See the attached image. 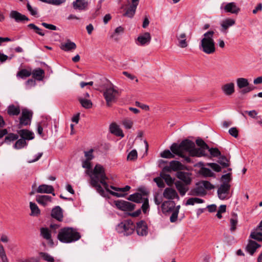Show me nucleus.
<instances>
[{
	"mask_svg": "<svg viewBox=\"0 0 262 262\" xmlns=\"http://www.w3.org/2000/svg\"><path fill=\"white\" fill-rule=\"evenodd\" d=\"M107 179V177L106 176L104 168H103V167L101 165L97 164L93 169L92 174L91 175V182H100L104 186L106 191L109 192L111 194H112L113 196H115L117 197L124 196V195L123 194L115 192L109 189V186L105 182V180Z\"/></svg>",
	"mask_w": 262,
	"mask_h": 262,
	"instance_id": "1",
	"label": "nucleus"
},
{
	"mask_svg": "<svg viewBox=\"0 0 262 262\" xmlns=\"http://www.w3.org/2000/svg\"><path fill=\"white\" fill-rule=\"evenodd\" d=\"M195 146L194 143L188 139L183 140L180 144L173 143L170 146V150L173 154L178 155L183 158H184L185 161L187 163L191 162V159L189 157L185 156L184 152H188L191 156L192 150Z\"/></svg>",
	"mask_w": 262,
	"mask_h": 262,
	"instance_id": "2",
	"label": "nucleus"
},
{
	"mask_svg": "<svg viewBox=\"0 0 262 262\" xmlns=\"http://www.w3.org/2000/svg\"><path fill=\"white\" fill-rule=\"evenodd\" d=\"M81 238L80 234L72 227H64L60 229L58 239L63 243H71L79 240Z\"/></svg>",
	"mask_w": 262,
	"mask_h": 262,
	"instance_id": "3",
	"label": "nucleus"
},
{
	"mask_svg": "<svg viewBox=\"0 0 262 262\" xmlns=\"http://www.w3.org/2000/svg\"><path fill=\"white\" fill-rule=\"evenodd\" d=\"M214 33L213 31L206 32L201 40L199 48L206 54H212L215 51V42L213 39Z\"/></svg>",
	"mask_w": 262,
	"mask_h": 262,
	"instance_id": "4",
	"label": "nucleus"
},
{
	"mask_svg": "<svg viewBox=\"0 0 262 262\" xmlns=\"http://www.w3.org/2000/svg\"><path fill=\"white\" fill-rule=\"evenodd\" d=\"M120 93L121 91L118 88L112 84L106 86L103 92V96L106 105L110 106L113 103L116 102L120 95Z\"/></svg>",
	"mask_w": 262,
	"mask_h": 262,
	"instance_id": "5",
	"label": "nucleus"
},
{
	"mask_svg": "<svg viewBox=\"0 0 262 262\" xmlns=\"http://www.w3.org/2000/svg\"><path fill=\"white\" fill-rule=\"evenodd\" d=\"M135 228L136 226L132 220H126L118 224L116 227V229L119 233L128 236L134 232Z\"/></svg>",
	"mask_w": 262,
	"mask_h": 262,
	"instance_id": "6",
	"label": "nucleus"
},
{
	"mask_svg": "<svg viewBox=\"0 0 262 262\" xmlns=\"http://www.w3.org/2000/svg\"><path fill=\"white\" fill-rule=\"evenodd\" d=\"M33 113L27 109L22 110L21 115L19 118L18 128H20L24 126L30 124L32 118Z\"/></svg>",
	"mask_w": 262,
	"mask_h": 262,
	"instance_id": "7",
	"label": "nucleus"
},
{
	"mask_svg": "<svg viewBox=\"0 0 262 262\" xmlns=\"http://www.w3.org/2000/svg\"><path fill=\"white\" fill-rule=\"evenodd\" d=\"M231 185L227 183H223L217 189V195L220 199L227 200L230 198L229 191Z\"/></svg>",
	"mask_w": 262,
	"mask_h": 262,
	"instance_id": "8",
	"label": "nucleus"
},
{
	"mask_svg": "<svg viewBox=\"0 0 262 262\" xmlns=\"http://www.w3.org/2000/svg\"><path fill=\"white\" fill-rule=\"evenodd\" d=\"M221 10H223L226 13L237 14L241 11L240 8L234 2L228 3H223L220 7Z\"/></svg>",
	"mask_w": 262,
	"mask_h": 262,
	"instance_id": "9",
	"label": "nucleus"
},
{
	"mask_svg": "<svg viewBox=\"0 0 262 262\" xmlns=\"http://www.w3.org/2000/svg\"><path fill=\"white\" fill-rule=\"evenodd\" d=\"M114 203L117 208L122 211H132L135 208L134 204L123 200L116 201Z\"/></svg>",
	"mask_w": 262,
	"mask_h": 262,
	"instance_id": "10",
	"label": "nucleus"
},
{
	"mask_svg": "<svg viewBox=\"0 0 262 262\" xmlns=\"http://www.w3.org/2000/svg\"><path fill=\"white\" fill-rule=\"evenodd\" d=\"M139 3V0H130V4L126 9L124 15L130 18L133 17L135 14Z\"/></svg>",
	"mask_w": 262,
	"mask_h": 262,
	"instance_id": "11",
	"label": "nucleus"
},
{
	"mask_svg": "<svg viewBox=\"0 0 262 262\" xmlns=\"http://www.w3.org/2000/svg\"><path fill=\"white\" fill-rule=\"evenodd\" d=\"M163 195L164 198L168 200H179V196L176 190L172 188L168 187L164 189Z\"/></svg>",
	"mask_w": 262,
	"mask_h": 262,
	"instance_id": "12",
	"label": "nucleus"
},
{
	"mask_svg": "<svg viewBox=\"0 0 262 262\" xmlns=\"http://www.w3.org/2000/svg\"><path fill=\"white\" fill-rule=\"evenodd\" d=\"M136 231L140 236H145L147 234V225L144 221H140L137 223Z\"/></svg>",
	"mask_w": 262,
	"mask_h": 262,
	"instance_id": "13",
	"label": "nucleus"
},
{
	"mask_svg": "<svg viewBox=\"0 0 262 262\" xmlns=\"http://www.w3.org/2000/svg\"><path fill=\"white\" fill-rule=\"evenodd\" d=\"M206 194V190L203 189V186L200 182L197 183L195 187L191 189L188 193V195L192 196H203Z\"/></svg>",
	"mask_w": 262,
	"mask_h": 262,
	"instance_id": "14",
	"label": "nucleus"
},
{
	"mask_svg": "<svg viewBox=\"0 0 262 262\" xmlns=\"http://www.w3.org/2000/svg\"><path fill=\"white\" fill-rule=\"evenodd\" d=\"M235 20L234 19L228 18L224 19L221 23V31L227 33L228 29L234 25Z\"/></svg>",
	"mask_w": 262,
	"mask_h": 262,
	"instance_id": "15",
	"label": "nucleus"
},
{
	"mask_svg": "<svg viewBox=\"0 0 262 262\" xmlns=\"http://www.w3.org/2000/svg\"><path fill=\"white\" fill-rule=\"evenodd\" d=\"M174 185L176 189L182 196H184L189 190L188 186L189 185L184 184L182 181H177L175 182Z\"/></svg>",
	"mask_w": 262,
	"mask_h": 262,
	"instance_id": "16",
	"label": "nucleus"
},
{
	"mask_svg": "<svg viewBox=\"0 0 262 262\" xmlns=\"http://www.w3.org/2000/svg\"><path fill=\"white\" fill-rule=\"evenodd\" d=\"M10 17L14 19L17 23L26 20L29 21V19L26 15L21 14L17 11L12 10L10 12Z\"/></svg>",
	"mask_w": 262,
	"mask_h": 262,
	"instance_id": "17",
	"label": "nucleus"
},
{
	"mask_svg": "<svg viewBox=\"0 0 262 262\" xmlns=\"http://www.w3.org/2000/svg\"><path fill=\"white\" fill-rule=\"evenodd\" d=\"M177 178L180 179L184 184L190 185L191 182L190 174L187 172L178 171L177 173Z\"/></svg>",
	"mask_w": 262,
	"mask_h": 262,
	"instance_id": "18",
	"label": "nucleus"
},
{
	"mask_svg": "<svg viewBox=\"0 0 262 262\" xmlns=\"http://www.w3.org/2000/svg\"><path fill=\"white\" fill-rule=\"evenodd\" d=\"M54 189L51 185H48L46 184H42L38 186L36 190V192L39 193H51L53 195H55L54 192Z\"/></svg>",
	"mask_w": 262,
	"mask_h": 262,
	"instance_id": "19",
	"label": "nucleus"
},
{
	"mask_svg": "<svg viewBox=\"0 0 262 262\" xmlns=\"http://www.w3.org/2000/svg\"><path fill=\"white\" fill-rule=\"evenodd\" d=\"M21 112L20 107L19 105L13 104L9 105L7 108V112L10 116H18Z\"/></svg>",
	"mask_w": 262,
	"mask_h": 262,
	"instance_id": "20",
	"label": "nucleus"
},
{
	"mask_svg": "<svg viewBox=\"0 0 262 262\" xmlns=\"http://www.w3.org/2000/svg\"><path fill=\"white\" fill-rule=\"evenodd\" d=\"M40 236L49 242V244L53 245L54 242L52 239L50 230L46 227H42L40 229Z\"/></svg>",
	"mask_w": 262,
	"mask_h": 262,
	"instance_id": "21",
	"label": "nucleus"
},
{
	"mask_svg": "<svg viewBox=\"0 0 262 262\" xmlns=\"http://www.w3.org/2000/svg\"><path fill=\"white\" fill-rule=\"evenodd\" d=\"M176 204L173 201H164L161 205V208L163 213L172 211L175 208Z\"/></svg>",
	"mask_w": 262,
	"mask_h": 262,
	"instance_id": "22",
	"label": "nucleus"
},
{
	"mask_svg": "<svg viewBox=\"0 0 262 262\" xmlns=\"http://www.w3.org/2000/svg\"><path fill=\"white\" fill-rule=\"evenodd\" d=\"M18 136L21 139L26 140H31L34 139V134L28 129H20L17 131Z\"/></svg>",
	"mask_w": 262,
	"mask_h": 262,
	"instance_id": "23",
	"label": "nucleus"
},
{
	"mask_svg": "<svg viewBox=\"0 0 262 262\" xmlns=\"http://www.w3.org/2000/svg\"><path fill=\"white\" fill-rule=\"evenodd\" d=\"M60 48L66 52L71 51L76 48V45L70 39H68L66 42L61 43Z\"/></svg>",
	"mask_w": 262,
	"mask_h": 262,
	"instance_id": "24",
	"label": "nucleus"
},
{
	"mask_svg": "<svg viewBox=\"0 0 262 262\" xmlns=\"http://www.w3.org/2000/svg\"><path fill=\"white\" fill-rule=\"evenodd\" d=\"M221 89L225 95H231L234 92V84L233 82L226 83L222 85Z\"/></svg>",
	"mask_w": 262,
	"mask_h": 262,
	"instance_id": "25",
	"label": "nucleus"
},
{
	"mask_svg": "<svg viewBox=\"0 0 262 262\" xmlns=\"http://www.w3.org/2000/svg\"><path fill=\"white\" fill-rule=\"evenodd\" d=\"M88 2L86 0H76L73 3V8L76 10H83L86 8Z\"/></svg>",
	"mask_w": 262,
	"mask_h": 262,
	"instance_id": "26",
	"label": "nucleus"
},
{
	"mask_svg": "<svg viewBox=\"0 0 262 262\" xmlns=\"http://www.w3.org/2000/svg\"><path fill=\"white\" fill-rule=\"evenodd\" d=\"M183 165L179 161H172L170 162L169 167H165L164 169L167 171H170L171 170L177 171L183 169Z\"/></svg>",
	"mask_w": 262,
	"mask_h": 262,
	"instance_id": "27",
	"label": "nucleus"
},
{
	"mask_svg": "<svg viewBox=\"0 0 262 262\" xmlns=\"http://www.w3.org/2000/svg\"><path fill=\"white\" fill-rule=\"evenodd\" d=\"M260 247V245L256 242L252 240H249L246 249L247 252H248L251 255H253L256 250Z\"/></svg>",
	"mask_w": 262,
	"mask_h": 262,
	"instance_id": "28",
	"label": "nucleus"
},
{
	"mask_svg": "<svg viewBox=\"0 0 262 262\" xmlns=\"http://www.w3.org/2000/svg\"><path fill=\"white\" fill-rule=\"evenodd\" d=\"M52 197L47 195L36 196V201L43 206H46L52 201Z\"/></svg>",
	"mask_w": 262,
	"mask_h": 262,
	"instance_id": "29",
	"label": "nucleus"
},
{
	"mask_svg": "<svg viewBox=\"0 0 262 262\" xmlns=\"http://www.w3.org/2000/svg\"><path fill=\"white\" fill-rule=\"evenodd\" d=\"M138 41L141 46H144L148 44L151 40V36L148 32H145L144 34L140 35L137 38Z\"/></svg>",
	"mask_w": 262,
	"mask_h": 262,
	"instance_id": "30",
	"label": "nucleus"
},
{
	"mask_svg": "<svg viewBox=\"0 0 262 262\" xmlns=\"http://www.w3.org/2000/svg\"><path fill=\"white\" fill-rule=\"evenodd\" d=\"M31 75L35 80L41 81L44 78L45 71L40 68L35 69L31 71Z\"/></svg>",
	"mask_w": 262,
	"mask_h": 262,
	"instance_id": "31",
	"label": "nucleus"
},
{
	"mask_svg": "<svg viewBox=\"0 0 262 262\" xmlns=\"http://www.w3.org/2000/svg\"><path fill=\"white\" fill-rule=\"evenodd\" d=\"M51 216L53 218L59 221H61L63 218L62 211L59 206H56L53 208L51 212Z\"/></svg>",
	"mask_w": 262,
	"mask_h": 262,
	"instance_id": "32",
	"label": "nucleus"
},
{
	"mask_svg": "<svg viewBox=\"0 0 262 262\" xmlns=\"http://www.w3.org/2000/svg\"><path fill=\"white\" fill-rule=\"evenodd\" d=\"M110 130L112 134H113L118 137H123L124 136L122 130L116 123H112L110 125Z\"/></svg>",
	"mask_w": 262,
	"mask_h": 262,
	"instance_id": "33",
	"label": "nucleus"
},
{
	"mask_svg": "<svg viewBox=\"0 0 262 262\" xmlns=\"http://www.w3.org/2000/svg\"><path fill=\"white\" fill-rule=\"evenodd\" d=\"M179 41L178 46L181 48H185L187 47L188 43L186 41V35L185 33H182L176 36Z\"/></svg>",
	"mask_w": 262,
	"mask_h": 262,
	"instance_id": "34",
	"label": "nucleus"
},
{
	"mask_svg": "<svg viewBox=\"0 0 262 262\" xmlns=\"http://www.w3.org/2000/svg\"><path fill=\"white\" fill-rule=\"evenodd\" d=\"M207 150H208V149H206V148H205V147L195 148L194 146L192 150L191 156H193V157H194V156H196V157L205 156L206 155V151Z\"/></svg>",
	"mask_w": 262,
	"mask_h": 262,
	"instance_id": "35",
	"label": "nucleus"
},
{
	"mask_svg": "<svg viewBox=\"0 0 262 262\" xmlns=\"http://www.w3.org/2000/svg\"><path fill=\"white\" fill-rule=\"evenodd\" d=\"M127 200L137 203H141L142 202L143 198L141 193L137 192L129 195Z\"/></svg>",
	"mask_w": 262,
	"mask_h": 262,
	"instance_id": "36",
	"label": "nucleus"
},
{
	"mask_svg": "<svg viewBox=\"0 0 262 262\" xmlns=\"http://www.w3.org/2000/svg\"><path fill=\"white\" fill-rule=\"evenodd\" d=\"M236 84L238 89H242L249 86V83L246 78H238L236 79Z\"/></svg>",
	"mask_w": 262,
	"mask_h": 262,
	"instance_id": "37",
	"label": "nucleus"
},
{
	"mask_svg": "<svg viewBox=\"0 0 262 262\" xmlns=\"http://www.w3.org/2000/svg\"><path fill=\"white\" fill-rule=\"evenodd\" d=\"M238 223L237 216L235 214L232 215V217L230 219V230L231 232H234L236 229V226Z\"/></svg>",
	"mask_w": 262,
	"mask_h": 262,
	"instance_id": "38",
	"label": "nucleus"
},
{
	"mask_svg": "<svg viewBox=\"0 0 262 262\" xmlns=\"http://www.w3.org/2000/svg\"><path fill=\"white\" fill-rule=\"evenodd\" d=\"M16 140L17 141L13 146V148L16 149H21L27 145L26 141L23 139L20 138Z\"/></svg>",
	"mask_w": 262,
	"mask_h": 262,
	"instance_id": "39",
	"label": "nucleus"
},
{
	"mask_svg": "<svg viewBox=\"0 0 262 262\" xmlns=\"http://www.w3.org/2000/svg\"><path fill=\"white\" fill-rule=\"evenodd\" d=\"M31 75V71L27 69H22L18 71L17 73L16 76L21 79H25L29 77Z\"/></svg>",
	"mask_w": 262,
	"mask_h": 262,
	"instance_id": "40",
	"label": "nucleus"
},
{
	"mask_svg": "<svg viewBox=\"0 0 262 262\" xmlns=\"http://www.w3.org/2000/svg\"><path fill=\"white\" fill-rule=\"evenodd\" d=\"M78 100L81 105L85 108H90L92 106V102L90 100L83 98H79Z\"/></svg>",
	"mask_w": 262,
	"mask_h": 262,
	"instance_id": "41",
	"label": "nucleus"
},
{
	"mask_svg": "<svg viewBox=\"0 0 262 262\" xmlns=\"http://www.w3.org/2000/svg\"><path fill=\"white\" fill-rule=\"evenodd\" d=\"M18 135L14 133H9L7 135L5 138V142L10 144V142H13L18 139Z\"/></svg>",
	"mask_w": 262,
	"mask_h": 262,
	"instance_id": "42",
	"label": "nucleus"
},
{
	"mask_svg": "<svg viewBox=\"0 0 262 262\" xmlns=\"http://www.w3.org/2000/svg\"><path fill=\"white\" fill-rule=\"evenodd\" d=\"M30 208L31 211V215L37 216L40 214V210L35 203L30 202Z\"/></svg>",
	"mask_w": 262,
	"mask_h": 262,
	"instance_id": "43",
	"label": "nucleus"
},
{
	"mask_svg": "<svg viewBox=\"0 0 262 262\" xmlns=\"http://www.w3.org/2000/svg\"><path fill=\"white\" fill-rule=\"evenodd\" d=\"M161 177L165 180V182L168 186H171L174 183V179L171 177L166 173L161 174Z\"/></svg>",
	"mask_w": 262,
	"mask_h": 262,
	"instance_id": "44",
	"label": "nucleus"
},
{
	"mask_svg": "<svg viewBox=\"0 0 262 262\" xmlns=\"http://www.w3.org/2000/svg\"><path fill=\"white\" fill-rule=\"evenodd\" d=\"M39 255L47 262H54L55 261L54 257L47 253L41 252L39 253Z\"/></svg>",
	"mask_w": 262,
	"mask_h": 262,
	"instance_id": "45",
	"label": "nucleus"
},
{
	"mask_svg": "<svg viewBox=\"0 0 262 262\" xmlns=\"http://www.w3.org/2000/svg\"><path fill=\"white\" fill-rule=\"evenodd\" d=\"M28 27L30 29L34 30L35 33L41 36H43L45 35V33L43 32V31L37 26L35 25L34 24H30L28 25Z\"/></svg>",
	"mask_w": 262,
	"mask_h": 262,
	"instance_id": "46",
	"label": "nucleus"
},
{
	"mask_svg": "<svg viewBox=\"0 0 262 262\" xmlns=\"http://www.w3.org/2000/svg\"><path fill=\"white\" fill-rule=\"evenodd\" d=\"M42 2L52 4L55 6H59L66 2V0H39Z\"/></svg>",
	"mask_w": 262,
	"mask_h": 262,
	"instance_id": "47",
	"label": "nucleus"
},
{
	"mask_svg": "<svg viewBox=\"0 0 262 262\" xmlns=\"http://www.w3.org/2000/svg\"><path fill=\"white\" fill-rule=\"evenodd\" d=\"M91 185L95 187L97 190V191L101 195H103L104 194V190L103 189L101 185L99 184V182H96V183L94 182H91Z\"/></svg>",
	"mask_w": 262,
	"mask_h": 262,
	"instance_id": "48",
	"label": "nucleus"
},
{
	"mask_svg": "<svg viewBox=\"0 0 262 262\" xmlns=\"http://www.w3.org/2000/svg\"><path fill=\"white\" fill-rule=\"evenodd\" d=\"M250 237L258 241H262V233L254 231L251 233Z\"/></svg>",
	"mask_w": 262,
	"mask_h": 262,
	"instance_id": "49",
	"label": "nucleus"
},
{
	"mask_svg": "<svg viewBox=\"0 0 262 262\" xmlns=\"http://www.w3.org/2000/svg\"><path fill=\"white\" fill-rule=\"evenodd\" d=\"M219 163L223 167H227L229 165V160L225 156L221 157L219 159Z\"/></svg>",
	"mask_w": 262,
	"mask_h": 262,
	"instance_id": "50",
	"label": "nucleus"
},
{
	"mask_svg": "<svg viewBox=\"0 0 262 262\" xmlns=\"http://www.w3.org/2000/svg\"><path fill=\"white\" fill-rule=\"evenodd\" d=\"M0 257L2 262H9L3 245L0 243Z\"/></svg>",
	"mask_w": 262,
	"mask_h": 262,
	"instance_id": "51",
	"label": "nucleus"
},
{
	"mask_svg": "<svg viewBox=\"0 0 262 262\" xmlns=\"http://www.w3.org/2000/svg\"><path fill=\"white\" fill-rule=\"evenodd\" d=\"M161 157L164 158H173L174 157V155L171 153L169 150H165L160 154Z\"/></svg>",
	"mask_w": 262,
	"mask_h": 262,
	"instance_id": "52",
	"label": "nucleus"
},
{
	"mask_svg": "<svg viewBox=\"0 0 262 262\" xmlns=\"http://www.w3.org/2000/svg\"><path fill=\"white\" fill-rule=\"evenodd\" d=\"M200 183L205 190H211L214 188V186L208 181H202Z\"/></svg>",
	"mask_w": 262,
	"mask_h": 262,
	"instance_id": "53",
	"label": "nucleus"
},
{
	"mask_svg": "<svg viewBox=\"0 0 262 262\" xmlns=\"http://www.w3.org/2000/svg\"><path fill=\"white\" fill-rule=\"evenodd\" d=\"M162 177H157L154 179V181L156 183L158 187L162 188L165 187V184Z\"/></svg>",
	"mask_w": 262,
	"mask_h": 262,
	"instance_id": "54",
	"label": "nucleus"
},
{
	"mask_svg": "<svg viewBox=\"0 0 262 262\" xmlns=\"http://www.w3.org/2000/svg\"><path fill=\"white\" fill-rule=\"evenodd\" d=\"M226 211V205H222L219 207L217 212L216 214L217 217L221 219L222 217V213L225 212Z\"/></svg>",
	"mask_w": 262,
	"mask_h": 262,
	"instance_id": "55",
	"label": "nucleus"
},
{
	"mask_svg": "<svg viewBox=\"0 0 262 262\" xmlns=\"http://www.w3.org/2000/svg\"><path fill=\"white\" fill-rule=\"evenodd\" d=\"M210 155L214 157H217L221 155V152L217 148H211L208 149Z\"/></svg>",
	"mask_w": 262,
	"mask_h": 262,
	"instance_id": "56",
	"label": "nucleus"
},
{
	"mask_svg": "<svg viewBox=\"0 0 262 262\" xmlns=\"http://www.w3.org/2000/svg\"><path fill=\"white\" fill-rule=\"evenodd\" d=\"M207 165L209 166L211 168H212L215 171L220 172L221 171V166L216 163H208L207 164Z\"/></svg>",
	"mask_w": 262,
	"mask_h": 262,
	"instance_id": "57",
	"label": "nucleus"
},
{
	"mask_svg": "<svg viewBox=\"0 0 262 262\" xmlns=\"http://www.w3.org/2000/svg\"><path fill=\"white\" fill-rule=\"evenodd\" d=\"M122 124L124 125L125 128L130 129L133 126V122L130 119H125L122 121Z\"/></svg>",
	"mask_w": 262,
	"mask_h": 262,
	"instance_id": "58",
	"label": "nucleus"
},
{
	"mask_svg": "<svg viewBox=\"0 0 262 262\" xmlns=\"http://www.w3.org/2000/svg\"><path fill=\"white\" fill-rule=\"evenodd\" d=\"M143 204L142 205L141 208L142 209L143 212L145 213L146 212V211L149 208V204H148V200L147 198H143V200H142Z\"/></svg>",
	"mask_w": 262,
	"mask_h": 262,
	"instance_id": "59",
	"label": "nucleus"
},
{
	"mask_svg": "<svg viewBox=\"0 0 262 262\" xmlns=\"http://www.w3.org/2000/svg\"><path fill=\"white\" fill-rule=\"evenodd\" d=\"M137 158V152L136 150H132L128 155L127 159L128 160H134Z\"/></svg>",
	"mask_w": 262,
	"mask_h": 262,
	"instance_id": "60",
	"label": "nucleus"
},
{
	"mask_svg": "<svg viewBox=\"0 0 262 262\" xmlns=\"http://www.w3.org/2000/svg\"><path fill=\"white\" fill-rule=\"evenodd\" d=\"M27 8L32 15L35 16L37 14V9L36 8H33L29 2L27 4Z\"/></svg>",
	"mask_w": 262,
	"mask_h": 262,
	"instance_id": "61",
	"label": "nucleus"
},
{
	"mask_svg": "<svg viewBox=\"0 0 262 262\" xmlns=\"http://www.w3.org/2000/svg\"><path fill=\"white\" fill-rule=\"evenodd\" d=\"M196 144L200 147H205L206 149H209L208 145L201 138L196 140Z\"/></svg>",
	"mask_w": 262,
	"mask_h": 262,
	"instance_id": "62",
	"label": "nucleus"
},
{
	"mask_svg": "<svg viewBox=\"0 0 262 262\" xmlns=\"http://www.w3.org/2000/svg\"><path fill=\"white\" fill-rule=\"evenodd\" d=\"M221 180L223 181V183H227V184H229L231 180V174L229 173L223 175L221 177Z\"/></svg>",
	"mask_w": 262,
	"mask_h": 262,
	"instance_id": "63",
	"label": "nucleus"
},
{
	"mask_svg": "<svg viewBox=\"0 0 262 262\" xmlns=\"http://www.w3.org/2000/svg\"><path fill=\"white\" fill-rule=\"evenodd\" d=\"M202 174L206 177H212L214 174L212 171L207 168H203L202 169Z\"/></svg>",
	"mask_w": 262,
	"mask_h": 262,
	"instance_id": "64",
	"label": "nucleus"
}]
</instances>
